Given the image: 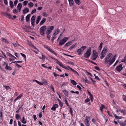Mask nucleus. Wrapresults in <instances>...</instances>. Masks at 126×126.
<instances>
[{"instance_id":"27","label":"nucleus","mask_w":126,"mask_h":126,"mask_svg":"<svg viewBox=\"0 0 126 126\" xmlns=\"http://www.w3.org/2000/svg\"><path fill=\"white\" fill-rule=\"evenodd\" d=\"M41 19V16H39L37 18V19L36 21V23L37 24L39 23V21Z\"/></svg>"},{"instance_id":"42","label":"nucleus","mask_w":126,"mask_h":126,"mask_svg":"<svg viewBox=\"0 0 126 126\" xmlns=\"http://www.w3.org/2000/svg\"><path fill=\"white\" fill-rule=\"evenodd\" d=\"M90 99L92 101H93V95L91 94H90Z\"/></svg>"},{"instance_id":"29","label":"nucleus","mask_w":126,"mask_h":126,"mask_svg":"<svg viewBox=\"0 0 126 126\" xmlns=\"http://www.w3.org/2000/svg\"><path fill=\"white\" fill-rule=\"evenodd\" d=\"M25 119L24 117H23L22 118L21 120V122L23 123L24 124H25L26 123V121H25Z\"/></svg>"},{"instance_id":"59","label":"nucleus","mask_w":126,"mask_h":126,"mask_svg":"<svg viewBox=\"0 0 126 126\" xmlns=\"http://www.w3.org/2000/svg\"><path fill=\"white\" fill-rule=\"evenodd\" d=\"M116 54H115L113 56V58H112V59L114 60V61L115 60V58H116Z\"/></svg>"},{"instance_id":"63","label":"nucleus","mask_w":126,"mask_h":126,"mask_svg":"<svg viewBox=\"0 0 126 126\" xmlns=\"http://www.w3.org/2000/svg\"><path fill=\"white\" fill-rule=\"evenodd\" d=\"M94 68L96 70H99L100 69H99L98 67L97 66H95L94 67Z\"/></svg>"},{"instance_id":"24","label":"nucleus","mask_w":126,"mask_h":126,"mask_svg":"<svg viewBox=\"0 0 126 126\" xmlns=\"http://www.w3.org/2000/svg\"><path fill=\"white\" fill-rule=\"evenodd\" d=\"M9 3L11 8H13L14 6L13 2L12 1L10 0V1Z\"/></svg>"},{"instance_id":"55","label":"nucleus","mask_w":126,"mask_h":126,"mask_svg":"<svg viewBox=\"0 0 126 126\" xmlns=\"http://www.w3.org/2000/svg\"><path fill=\"white\" fill-rule=\"evenodd\" d=\"M43 16H47V14L46 13L43 12Z\"/></svg>"},{"instance_id":"10","label":"nucleus","mask_w":126,"mask_h":126,"mask_svg":"<svg viewBox=\"0 0 126 126\" xmlns=\"http://www.w3.org/2000/svg\"><path fill=\"white\" fill-rule=\"evenodd\" d=\"M122 65V64H120L116 67V69L119 72H120L123 69Z\"/></svg>"},{"instance_id":"20","label":"nucleus","mask_w":126,"mask_h":126,"mask_svg":"<svg viewBox=\"0 0 126 126\" xmlns=\"http://www.w3.org/2000/svg\"><path fill=\"white\" fill-rule=\"evenodd\" d=\"M5 68L6 69L8 70H12V68L11 67L9 66L7 64H6Z\"/></svg>"},{"instance_id":"19","label":"nucleus","mask_w":126,"mask_h":126,"mask_svg":"<svg viewBox=\"0 0 126 126\" xmlns=\"http://www.w3.org/2000/svg\"><path fill=\"white\" fill-rule=\"evenodd\" d=\"M63 93L64 95L67 96L68 94V92L65 90H63Z\"/></svg>"},{"instance_id":"64","label":"nucleus","mask_w":126,"mask_h":126,"mask_svg":"<svg viewBox=\"0 0 126 126\" xmlns=\"http://www.w3.org/2000/svg\"><path fill=\"white\" fill-rule=\"evenodd\" d=\"M77 87L78 88H79V90H81V88L79 85H77Z\"/></svg>"},{"instance_id":"7","label":"nucleus","mask_w":126,"mask_h":126,"mask_svg":"<svg viewBox=\"0 0 126 126\" xmlns=\"http://www.w3.org/2000/svg\"><path fill=\"white\" fill-rule=\"evenodd\" d=\"M91 48H89L87 49L86 53H85L84 55V56L85 58H89L91 55Z\"/></svg>"},{"instance_id":"57","label":"nucleus","mask_w":126,"mask_h":126,"mask_svg":"<svg viewBox=\"0 0 126 126\" xmlns=\"http://www.w3.org/2000/svg\"><path fill=\"white\" fill-rule=\"evenodd\" d=\"M20 54L21 55L22 57H23L24 58H25V59L26 58V56L24 54L22 53H20Z\"/></svg>"},{"instance_id":"9","label":"nucleus","mask_w":126,"mask_h":126,"mask_svg":"<svg viewBox=\"0 0 126 126\" xmlns=\"http://www.w3.org/2000/svg\"><path fill=\"white\" fill-rule=\"evenodd\" d=\"M54 27L53 26H49L47 28V31L46 32V33L50 34L52 31L54 29Z\"/></svg>"},{"instance_id":"17","label":"nucleus","mask_w":126,"mask_h":126,"mask_svg":"<svg viewBox=\"0 0 126 126\" xmlns=\"http://www.w3.org/2000/svg\"><path fill=\"white\" fill-rule=\"evenodd\" d=\"M29 12V9L28 8H25L23 10V14H25Z\"/></svg>"},{"instance_id":"26","label":"nucleus","mask_w":126,"mask_h":126,"mask_svg":"<svg viewBox=\"0 0 126 126\" xmlns=\"http://www.w3.org/2000/svg\"><path fill=\"white\" fill-rule=\"evenodd\" d=\"M103 43L102 42L101 43L98 48L99 52H100L101 49L102 47Z\"/></svg>"},{"instance_id":"34","label":"nucleus","mask_w":126,"mask_h":126,"mask_svg":"<svg viewBox=\"0 0 126 126\" xmlns=\"http://www.w3.org/2000/svg\"><path fill=\"white\" fill-rule=\"evenodd\" d=\"M58 100L59 102V105H60L61 107H62L63 106L62 103V102L59 99H58Z\"/></svg>"},{"instance_id":"43","label":"nucleus","mask_w":126,"mask_h":126,"mask_svg":"<svg viewBox=\"0 0 126 126\" xmlns=\"http://www.w3.org/2000/svg\"><path fill=\"white\" fill-rule=\"evenodd\" d=\"M28 5L29 7H32L34 5L32 3L30 2L28 3Z\"/></svg>"},{"instance_id":"62","label":"nucleus","mask_w":126,"mask_h":126,"mask_svg":"<svg viewBox=\"0 0 126 126\" xmlns=\"http://www.w3.org/2000/svg\"><path fill=\"white\" fill-rule=\"evenodd\" d=\"M90 101V99L89 98H88L85 100V102L87 103Z\"/></svg>"},{"instance_id":"13","label":"nucleus","mask_w":126,"mask_h":126,"mask_svg":"<svg viewBox=\"0 0 126 126\" xmlns=\"http://www.w3.org/2000/svg\"><path fill=\"white\" fill-rule=\"evenodd\" d=\"M35 17L34 16H32L31 18V24H32V25L33 27H34V23L35 22Z\"/></svg>"},{"instance_id":"40","label":"nucleus","mask_w":126,"mask_h":126,"mask_svg":"<svg viewBox=\"0 0 126 126\" xmlns=\"http://www.w3.org/2000/svg\"><path fill=\"white\" fill-rule=\"evenodd\" d=\"M105 107V106L104 105H101L100 108V110L102 112L103 111L102 109Z\"/></svg>"},{"instance_id":"6","label":"nucleus","mask_w":126,"mask_h":126,"mask_svg":"<svg viewBox=\"0 0 126 126\" xmlns=\"http://www.w3.org/2000/svg\"><path fill=\"white\" fill-rule=\"evenodd\" d=\"M90 117L86 116L84 120V123L86 126H90Z\"/></svg>"},{"instance_id":"12","label":"nucleus","mask_w":126,"mask_h":126,"mask_svg":"<svg viewBox=\"0 0 126 126\" xmlns=\"http://www.w3.org/2000/svg\"><path fill=\"white\" fill-rule=\"evenodd\" d=\"M118 122L121 126H126V120L124 122L120 121Z\"/></svg>"},{"instance_id":"15","label":"nucleus","mask_w":126,"mask_h":126,"mask_svg":"<svg viewBox=\"0 0 126 126\" xmlns=\"http://www.w3.org/2000/svg\"><path fill=\"white\" fill-rule=\"evenodd\" d=\"M57 63L60 66L63 68H65V66L63 65L58 60H56Z\"/></svg>"},{"instance_id":"2","label":"nucleus","mask_w":126,"mask_h":126,"mask_svg":"<svg viewBox=\"0 0 126 126\" xmlns=\"http://www.w3.org/2000/svg\"><path fill=\"white\" fill-rule=\"evenodd\" d=\"M107 52L106 47H104L101 53V56L100 57V58L101 59H103L105 56Z\"/></svg>"},{"instance_id":"35","label":"nucleus","mask_w":126,"mask_h":126,"mask_svg":"<svg viewBox=\"0 0 126 126\" xmlns=\"http://www.w3.org/2000/svg\"><path fill=\"white\" fill-rule=\"evenodd\" d=\"M75 3L78 5L80 4V2L79 0H74Z\"/></svg>"},{"instance_id":"61","label":"nucleus","mask_w":126,"mask_h":126,"mask_svg":"<svg viewBox=\"0 0 126 126\" xmlns=\"http://www.w3.org/2000/svg\"><path fill=\"white\" fill-rule=\"evenodd\" d=\"M4 0V3L6 4L7 5L8 4L7 1V0Z\"/></svg>"},{"instance_id":"45","label":"nucleus","mask_w":126,"mask_h":126,"mask_svg":"<svg viewBox=\"0 0 126 126\" xmlns=\"http://www.w3.org/2000/svg\"><path fill=\"white\" fill-rule=\"evenodd\" d=\"M72 72L74 73V74H75V75L77 74V75H78V76H79V74H78V72L77 71L75 70H74L72 71Z\"/></svg>"},{"instance_id":"44","label":"nucleus","mask_w":126,"mask_h":126,"mask_svg":"<svg viewBox=\"0 0 126 126\" xmlns=\"http://www.w3.org/2000/svg\"><path fill=\"white\" fill-rule=\"evenodd\" d=\"M28 3V1H24L23 2V5L24 6H25Z\"/></svg>"},{"instance_id":"39","label":"nucleus","mask_w":126,"mask_h":126,"mask_svg":"<svg viewBox=\"0 0 126 126\" xmlns=\"http://www.w3.org/2000/svg\"><path fill=\"white\" fill-rule=\"evenodd\" d=\"M71 82L74 85H76L77 84L76 82L75 81L72 79L71 80Z\"/></svg>"},{"instance_id":"11","label":"nucleus","mask_w":126,"mask_h":126,"mask_svg":"<svg viewBox=\"0 0 126 126\" xmlns=\"http://www.w3.org/2000/svg\"><path fill=\"white\" fill-rule=\"evenodd\" d=\"M1 13L4 16H6L9 18H11L12 16L8 13H3L2 12Z\"/></svg>"},{"instance_id":"21","label":"nucleus","mask_w":126,"mask_h":126,"mask_svg":"<svg viewBox=\"0 0 126 126\" xmlns=\"http://www.w3.org/2000/svg\"><path fill=\"white\" fill-rule=\"evenodd\" d=\"M69 2L70 6H72L74 5V1L73 0H68Z\"/></svg>"},{"instance_id":"1","label":"nucleus","mask_w":126,"mask_h":126,"mask_svg":"<svg viewBox=\"0 0 126 126\" xmlns=\"http://www.w3.org/2000/svg\"><path fill=\"white\" fill-rule=\"evenodd\" d=\"M112 55L111 53H109L107 55L105 58V63L106 64L110 65L114 62V60L112 59Z\"/></svg>"},{"instance_id":"60","label":"nucleus","mask_w":126,"mask_h":126,"mask_svg":"<svg viewBox=\"0 0 126 126\" xmlns=\"http://www.w3.org/2000/svg\"><path fill=\"white\" fill-rule=\"evenodd\" d=\"M36 10L35 9H34L33 10H32L31 12V14H32L33 13L36 12Z\"/></svg>"},{"instance_id":"31","label":"nucleus","mask_w":126,"mask_h":126,"mask_svg":"<svg viewBox=\"0 0 126 126\" xmlns=\"http://www.w3.org/2000/svg\"><path fill=\"white\" fill-rule=\"evenodd\" d=\"M76 45V44H75L72 45L69 49V50H72L73 48H74Z\"/></svg>"},{"instance_id":"48","label":"nucleus","mask_w":126,"mask_h":126,"mask_svg":"<svg viewBox=\"0 0 126 126\" xmlns=\"http://www.w3.org/2000/svg\"><path fill=\"white\" fill-rule=\"evenodd\" d=\"M13 12L14 13H16L18 12V11L16 10V9H14L13 11Z\"/></svg>"},{"instance_id":"32","label":"nucleus","mask_w":126,"mask_h":126,"mask_svg":"<svg viewBox=\"0 0 126 126\" xmlns=\"http://www.w3.org/2000/svg\"><path fill=\"white\" fill-rule=\"evenodd\" d=\"M33 81L34 82V81L36 82L38 84H39V85H43V83H42L39 82V81L37 80H35V79L34 80H33Z\"/></svg>"},{"instance_id":"47","label":"nucleus","mask_w":126,"mask_h":126,"mask_svg":"<svg viewBox=\"0 0 126 126\" xmlns=\"http://www.w3.org/2000/svg\"><path fill=\"white\" fill-rule=\"evenodd\" d=\"M69 111L70 113L71 114V115H73V111L72 110V108H69Z\"/></svg>"},{"instance_id":"53","label":"nucleus","mask_w":126,"mask_h":126,"mask_svg":"<svg viewBox=\"0 0 126 126\" xmlns=\"http://www.w3.org/2000/svg\"><path fill=\"white\" fill-rule=\"evenodd\" d=\"M56 37L54 35V36L52 37L51 40L53 43L54 42V40L56 38Z\"/></svg>"},{"instance_id":"22","label":"nucleus","mask_w":126,"mask_h":126,"mask_svg":"<svg viewBox=\"0 0 126 126\" xmlns=\"http://www.w3.org/2000/svg\"><path fill=\"white\" fill-rule=\"evenodd\" d=\"M30 16V14L28 15L26 17V20L27 22H28L29 20Z\"/></svg>"},{"instance_id":"37","label":"nucleus","mask_w":126,"mask_h":126,"mask_svg":"<svg viewBox=\"0 0 126 126\" xmlns=\"http://www.w3.org/2000/svg\"><path fill=\"white\" fill-rule=\"evenodd\" d=\"M20 118V115L18 114H17L16 115V119L18 120Z\"/></svg>"},{"instance_id":"38","label":"nucleus","mask_w":126,"mask_h":126,"mask_svg":"<svg viewBox=\"0 0 126 126\" xmlns=\"http://www.w3.org/2000/svg\"><path fill=\"white\" fill-rule=\"evenodd\" d=\"M42 81L43 83L46 84L47 83V81L43 79H42Z\"/></svg>"},{"instance_id":"54","label":"nucleus","mask_w":126,"mask_h":126,"mask_svg":"<svg viewBox=\"0 0 126 126\" xmlns=\"http://www.w3.org/2000/svg\"><path fill=\"white\" fill-rule=\"evenodd\" d=\"M119 62V60H117L116 61V62L113 65V66H115L116 65L117 63H118Z\"/></svg>"},{"instance_id":"51","label":"nucleus","mask_w":126,"mask_h":126,"mask_svg":"<svg viewBox=\"0 0 126 126\" xmlns=\"http://www.w3.org/2000/svg\"><path fill=\"white\" fill-rule=\"evenodd\" d=\"M13 45L15 47H16L17 46V45H18L20 46V45L18 44H16L15 43H13Z\"/></svg>"},{"instance_id":"41","label":"nucleus","mask_w":126,"mask_h":126,"mask_svg":"<svg viewBox=\"0 0 126 126\" xmlns=\"http://www.w3.org/2000/svg\"><path fill=\"white\" fill-rule=\"evenodd\" d=\"M24 30L27 32H29V29L27 28V26H25V27L24 28Z\"/></svg>"},{"instance_id":"46","label":"nucleus","mask_w":126,"mask_h":126,"mask_svg":"<svg viewBox=\"0 0 126 126\" xmlns=\"http://www.w3.org/2000/svg\"><path fill=\"white\" fill-rule=\"evenodd\" d=\"M50 52L52 53L55 55H57V54L52 49L51 50Z\"/></svg>"},{"instance_id":"18","label":"nucleus","mask_w":126,"mask_h":126,"mask_svg":"<svg viewBox=\"0 0 126 126\" xmlns=\"http://www.w3.org/2000/svg\"><path fill=\"white\" fill-rule=\"evenodd\" d=\"M117 112L120 111L121 113H123L124 114H126V108L124 110H117Z\"/></svg>"},{"instance_id":"25","label":"nucleus","mask_w":126,"mask_h":126,"mask_svg":"<svg viewBox=\"0 0 126 126\" xmlns=\"http://www.w3.org/2000/svg\"><path fill=\"white\" fill-rule=\"evenodd\" d=\"M71 44V41L68 42L64 45L65 47H68Z\"/></svg>"},{"instance_id":"8","label":"nucleus","mask_w":126,"mask_h":126,"mask_svg":"<svg viewBox=\"0 0 126 126\" xmlns=\"http://www.w3.org/2000/svg\"><path fill=\"white\" fill-rule=\"evenodd\" d=\"M86 46H83L81 48H79L77 51L78 54V55H80L82 53L83 50L86 48Z\"/></svg>"},{"instance_id":"5","label":"nucleus","mask_w":126,"mask_h":126,"mask_svg":"<svg viewBox=\"0 0 126 126\" xmlns=\"http://www.w3.org/2000/svg\"><path fill=\"white\" fill-rule=\"evenodd\" d=\"M98 55V53L95 50L93 51V54L92 56V58L93 60H95L97 58Z\"/></svg>"},{"instance_id":"36","label":"nucleus","mask_w":126,"mask_h":126,"mask_svg":"<svg viewBox=\"0 0 126 126\" xmlns=\"http://www.w3.org/2000/svg\"><path fill=\"white\" fill-rule=\"evenodd\" d=\"M121 62H123L125 63H126V55H125L124 58V59L122 60Z\"/></svg>"},{"instance_id":"3","label":"nucleus","mask_w":126,"mask_h":126,"mask_svg":"<svg viewBox=\"0 0 126 126\" xmlns=\"http://www.w3.org/2000/svg\"><path fill=\"white\" fill-rule=\"evenodd\" d=\"M69 38L68 37H64L62 39L60 40L59 45L61 46L63 45L66 42Z\"/></svg>"},{"instance_id":"49","label":"nucleus","mask_w":126,"mask_h":126,"mask_svg":"<svg viewBox=\"0 0 126 126\" xmlns=\"http://www.w3.org/2000/svg\"><path fill=\"white\" fill-rule=\"evenodd\" d=\"M47 38L49 40H50V36L49 35V34H46Z\"/></svg>"},{"instance_id":"16","label":"nucleus","mask_w":126,"mask_h":126,"mask_svg":"<svg viewBox=\"0 0 126 126\" xmlns=\"http://www.w3.org/2000/svg\"><path fill=\"white\" fill-rule=\"evenodd\" d=\"M22 7V5L21 3H20L18 4L17 8L19 10V12L21 11V9Z\"/></svg>"},{"instance_id":"30","label":"nucleus","mask_w":126,"mask_h":126,"mask_svg":"<svg viewBox=\"0 0 126 126\" xmlns=\"http://www.w3.org/2000/svg\"><path fill=\"white\" fill-rule=\"evenodd\" d=\"M30 46L31 47H32L33 48L36 49L37 51H38V52L39 51V50L37 49L36 48V47L34 46V45H33L31 43H30V44H29Z\"/></svg>"},{"instance_id":"4","label":"nucleus","mask_w":126,"mask_h":126,"mask_svg":"<svg viewBox=\"0 0 126 126\" xmlns=\"http://www.w3.org/2000/svg\"><path fill=\"white\" fill-rule=\"evenodd\" d=\"M46 26H44L41 27L40 29V32L41 34L44 36L45 34V31L46 29Z\"/></svg>"},{"instance_id":"23","label":"nucleus","mask_w":126,"mask_h":126,"mask_svg":"<svg viewBox=\"0 0 126 126\" xmlns=\"http://www.w3.org/2000/svg\"><path fill=\"white\" fill-rule=\"evenodd\" d=\"M46 20V18H44L40 23V25H42L45 22Z\"/></svg>"},{"instance_id":"28","label":"nucleus","mask_w":126,"mask_h":126,"mask_svg":"<svg viewBox=\"0 0 126 126\" xmlns=\"http://www.w3.org/2000/svg\"><path fill=\"white\" fill-rule=\"evenodd\" d=\"M59 32L60 30L58 29H57L56 30V31H55L53 35L56 36V35H57V34Z\"/></svg>"},{"instance_id":"58","label":"nucleus","mask_w":126,"mask_h":126,"mask_svg":"<svg viewBox=\"0 0 126 126\" xmlns=\"http://www.w3.org/2000/svg\"><path fill=\"white\" fill-rule=\"evenodd\" d=\"M33 118L34 120V121H36V119H37V118L36 117V116L35 115H33Z\"/></svg>"},{"instance_id":"50","label":"nucleus","mask_w":126,"mask_h":126,"mask_svg":"<svg viewBox=\"0 0 126 126\" xmlns=\"http://www.w3.org/2000/svg\"><path fill=\"white\" fill-rule=\"evenodd\" d=\"M22 96V94H21L18 96L16 98L17 100L19 99Z\"/></svg>"},{"instance_id":"52","label":"nucleus","mask_w":126,"mask_h":126,"mask_svg":"<svg viewBox=\"0 0 126 126\" xmlns=\"http://www.w3.org/2000/svg\"><path fill=\"white\" fill-rule=\"evenodd\" d=\"M123 98L124 101L126 102V96L123 95Z\"/></svg>"},{"instance_id":"56","label":"nucleus","mask_w":126,"mask_h":126,"mask_svg":"<svg viewBox=\"0 0 126 126\" xmlns=\"http://www.w3.org/2000/svg\"><path fill=\"white\" fill-rule=\"evenodd\" d=\"M18 2V0H15V1L14 2V4L15 6L16 5L17 3Z\"/></svg>"},{"instance_id":"14","label":"nucleus","mask_w":126,"mask_h":126,"mask_svg":"<svg viewBox=\"0 0 126 126\" xmlns=\"http://www.w3.org/2000/svg\"><path fill=\"white\" fill-rule=\"evenodd\" d=\"M58 106L57 104H55L53 105V107L51 109V110L55 111L56 110V108H58Z\"/></svg>"},{"instance_id":"33","label":"nucleus","mask_w":126,"mask_h":126,"mask_svg":"<svg viewBox=\"0 0 126 126\" xmlns=\"http://www.w3.org/2000/svg\"><path fill=\"white\" fill-rule=\"evenodd\" d=\"M2 40L3 41L5 42V43L8 44V42L7 40L5 38H1Z\"/></svg>"}]
</instances>
